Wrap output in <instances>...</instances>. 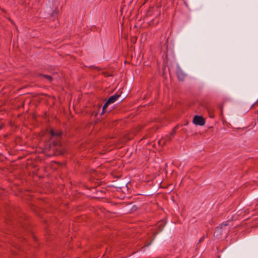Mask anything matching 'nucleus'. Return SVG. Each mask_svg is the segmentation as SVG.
<instances>
[{
	"label": "nucleus",
	"mask_w": 258,
	"mask_h": 258,
	"mask_svg": "<svg viewBox=\"0 0 258 258\" xmlns=\"http://www.w3.org/2000/svg\"><path fill=\"white\" fill-rule=\"evenodd\" d=\"M49 133L50 137L48 144L45 145V149L50 152L51 156L63 155L66 152V150L60 141L62 131L51 128Z\"/></svg>",
	"instance_id": "nucleus-1"
},
{
	"label": "nucleus",
	"mask_w": 258,
	"mask_h": 258,
	"mask_svg": "<svg viewBox=\"0 0 258 258\" xmlns=\"http://www.w3.org/2000/svg\"><path fill=\"white\" fill-rule=\"evenodd\" d=\"M120 93H116L114 95L111 96L108 98V99L106 101L103 106L102 111L101 113V115H102L107 111L106 109L108 105L115 102L120 96Z\"/></svg>",
	"instance_id": "nucleus-2"
},
{
	"label": "nucleus",
	"mask_w": 258,
	"mask_h": 258,
	"mask_svg": "<svg viewBox=\"0 0 258 258\" xmlns=\"http://www.w3.org/2000/svg\"><path fill=\"white\" fill-rule=\"evenodd\" d=\"M192 122L196 125L203 126L205 124L206 121L202 116L196 115L193 118Z\"/></svg>",
	"instance_id": "nucleus-3"
},
{
	"label": "nucleus",
	"mask_w": 258,
	"mask_h": 258,
	"mask_svg": "<svg viewBox=\"0 0 258 258\" xmlns=\"http://www.w3.org/2000/svg\"><path fill=\"white\" fill-rule=\"evenodd\" d=\"M172 138L173 137L170 136V135H167L163 139H161V140H160L159 141V144H161L163 142V145H164L166 142H170L171 141Z\"/></svg>",
	"instance_id": "nucleus-4"
},
{
	"label": "nucleus",
	"mask_w": 258,
	"mask_h": 258,
	"mask_svg": "<svg viewBox=\"0 0 258 258\" xmlns=\"http://www.w3.org/2000/svg\"><path fill=\"white\" fill-rule=\"evenodd\" d=\"M177 76L180 81H183L185 77V75L181 70H179L177 71Z\"/></svg>",
	"instance_id": "nucleus-5"
},
{
	"label": "nucleus",
	"mask_w": 258,
	"mask_h": 258,
	"mask_svg": "<svg viewBox=\"0 0 258 258\" xmlns=\"http://www.w3.org/2000/svg\"><path fill=\"white\" fill-rule=\"evenodd\" d=\"M38 77H42L45 79H47L49 81V82H51L53 81V78L51 76L47 75H44L42 74H39L38 75Z\"/></svg>",
	"instance_id": "nucleus-6"
},
{
	"label": "nucleus",
	"mask_w": 258,
	"mask_h": 258,
	"mask_svg": "<svg viewBox=\"0 0 258 258\" xmlns=\"http://www.w3.org/2000/svg\"><path fill=\"white\" fill-rule=\"evenodd\" d=\"M177 128V126H175L174 127H173V128L172 130V131L170 134V136L173 137L175 136Z\"/></svg>",
	"instance_id": "nucleus-7"
},
{
	"label": "nucleus",
	"mask_w": 258,
	"mask_h": 258,
	"mask_svg": "<svg viewBox=\"0 0 258 258\" xmlns=\"http://www.w3.org/2000/svg\"><path fill=\"white\" fill-rule=\"evenodd\" d=\"M127 209H130V210H137V207L135 205H132V204H130L128 207H127Z\"/></svg>",
	"instance_id": "nucleus-8"
},
{
	"label": "nucleus",
	"mask_w": 258,
	"mask_h": 258,
	"mask_svg": "<svg viewBox=\"0 0 258 258\" xmlns=\"http://www.w3.org/2000/svg\"><path fill=\"white\" fill-rule=\"evenodd\" d=\"M9 124H10V125L12 127H14V130L15 128H16V125H15V121H12L11 120L9 122Z\"/></svg>",
	"instance_id": "nucleus-9"
},
{
	"label": "nucleus",
	"mask_w": 258,
	"mask_h": 258,
	"mask_svg": "<svg viewBox=\"0 0 258 258\" xmlns=\"http://www.w3.org/2000/svg\"><path fill=\"white\" fill-rule=\"evenodd\" d=\"M57 8H55V10L53 11L52 13L51 14L52 16H55L57 15Z\"/></svg>",
	"instance_id": "nucleus-10"
},
{
	"label": "nucleus",
	"mask_w": 258,
	"mask_h": 258,
	"mask_svg": "<svg viewBox=\"0 0 258 258\" xmlns=\"http://www.w3.org/2000/svg\"><path fill=\"white\" fill-rule=\"evenodd\" d=\"M5 126V124L3 122L0 123V130H1Z\"/></svg>",
	"instance_id": "nucleus-11"
},
{
	"label": "nucleus",
	"mask_w": 258,
	"mask_h": 258,
	"mask_svg": "<svg viewBox=\"0 0 258 258\" xmlns=\"http://www.w3.org/2000/svg\"><path fill=\"white\" fill-rule=\"evenodd\" d=\"M9 20L10 21H11L14 25H15V23L14 22V21L11 19V18H9Z\"/></svg>",
	"instance_id": "nucleus-12"
},
{
	"label": "nucleus",
	"mask_w": 258,
	"mask_h": 258,
	"mask_svg": "<svg viewBox=\"0 0 258 258\" xmlns=\"http://www.w3.org/2000/svg\"><path fill=\"white\" fill-rule=\"evenodd\" d=\"M24 157H21V156H18V158H17V160H19V159H21L23 158Z\"/></svg>",
	"instance_id": "nucleus-13"
},
{
	"label": "nucleus",
	"mask_w": 258,
	"mask_h": 258,
	"mask_svg": "<svg viewBox=\"0 0 258 258\" xmlns=\"http://www.w3.org/2000/svg\"><path fill=\"white\" fill-rule=\"evenodd\" d=\"M1 10H2V11H3L4 12H5V13L6 12V11H5V10L4 9H2Z\"/></svg>",
	"instance_id": "nucleus-14"
},
{
	"label": "nucleus",
	"mask_w": 258,
	"mask_h": 258,
	"mask_svg": "<svg viewBox=\"0 0 258 258\" xmlns=\"http://www.w3.org/2000/svg\"><path fill=\"white\" fill-rule=\"evenodd\" d=\"M16 141V136L14 137V141L15 142Z\"/></svg>",
	"instance_id": "nucleus-15"
},
{
	"label": "nucleus",
	"mask_w": 258,
	"mask_h": 258,
	"mask_svg": "<svg viewBox=\"0 0 258 258\" xmlns=\"http://www.w3.org/2000/svg\"><path fill=\"white\" fill-rule=\"evenodd\" d=\"M210 117H213V116H212L211 115H210Z\"/></svg>",
	"instance_id": "nucleus-16"
}]
</instances>
